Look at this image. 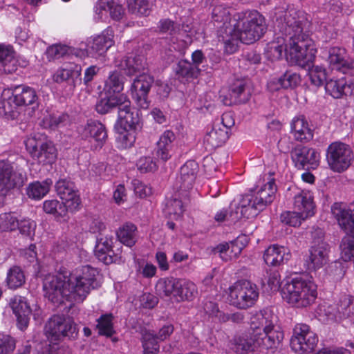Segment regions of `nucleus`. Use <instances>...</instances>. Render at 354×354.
<instances>
[{
  "label": "nucleus",
  "instance_id": "obj_17",
  "mask_svg": "<svg viewBox=\"0 0 354 354\" xmlns=\"http://www.w3.org/2000/svg\"><path fill=\"white\" fill-rule=\"evenodd\" d=\"M55 189L57 195L70 212H75L80 209L81 200L79 192L73 182L65 179L59 180L56 183Z\"/></svg>",
  "mask_w": 354,
  "mask_h": 354
},
{
  "label": "nucleus",
  "instance_id": "obj_54",
  "mask_svg": "<svg viewBox=\"0 0 354 354\" xmlns=\"http://www.w3.org/2000/svg\"><path fill=\"white\" fill-rule=\"evenodd\" d=\"M243 216L241 214L240 205L236 207V211L233 212L232 209L230 212L227 209H222L218 211L215 216L214 219L216 222L221 223L224 221H230V223H236Z\"/></svg>",
  "mask_w": 354,
  "mask_h": 354
},
{
  "label": "nucleus",
  "instance_id": "obj_12",
  "mask_svg": "<svg viewBox=\"0 0 354 354\" xmlns=\"http://www.w3.org/2000/svg\"><path fill=\"white\" fill-rule=\"evenodd\" d=\"M25 145L32 158L39 163L52 164L57 158V151L51 142H43L34 136L28 138L25 141Z\"/></svg>",
  "mask_w": 354,
  "mask_h": 354
},
{
  "label": "nucleus",
  "instance_id": "obj_21",
  "mask_svg": "<svg viewBox=\"0 0 354 354\" xmlns=\"http://www.w3.org/2000/svg\"><path fill=\"white\" fill-rule=\"evenodd\" d=\"M10 305L17 320L18 327L21 330L26 328L29 323L31 309L25 297L16 295L10 301Z\"/></svg>",
  "mask_w": 354,
  "mask_h": 354
},
{
  "label": "nucleus",
  "instance_id": "obj_56",
  "mask_svg": "<svg viewBox=\"0 0 354 354\" xmlns=\"http://www.w3.org/2000/svg\"><path fill=\"white\" fill-rule=\"evenodd\" d=\"M308 75L311 84L317 87L323 85L324 82L326 80V70L320 66H313L311 68H309Z\"/></svg>",
  "mask_w": 354,
  "mask_h": 354
},
{
  "label": "nucleus",
  "instance_id": "obj_25",
  "mask_svg": "<svg viewBox=\"0 0 354 354\" xmlns=\"http://www.w3.org/2000/svg\"><path fill=\"white\" fill-rule=\"evenodd\" d=\"M227 129L221 124L214 123L210 131H207L204 136V144L207 149L212 150L222 146L228 139Z\"/></svg>",
  "mask_w": 354,
  "mask_h": 354
},
{
  "label": "nucleus",
  "instance_id": "obj_34",
  "mask_svg": "<svg viewBox=\"0 0 354 354\" xmlns=\"http://www.w3.org/2000/svg\"><path fill=\"white\" fill-rule=\"evenodd\" d=\"M159 32L162 34H167L171 36V41L173 45L169 48L168 53L166 55L168 57L169 60H172L174 55L173 52L179 50V48L175 46L174 44V36H176L180 31V25L169 19H163L160 20L157 26Z\"/></svg>",
  "mask_w": 354,
  "mask_h": 354
},
{
  "label": "nucleus",
  "instance_id": "obj_19",
  "mask_svg": "<svg viewBox=\"0 0 354 354\" xmlns=\"http://www.w3.org/2000/svg\"><path fill=\"white\" fill-rule=\"evenodd\" d=\"M198 169V164L194 160L186 162L180 167V175L176 178L175 185L178 192H187L192 189L196 178Z\"/></svg>",
  "mask_w": 354,
  "mask_h": 354
},
{
  "label": "nucleus",
  "instance_id": "obj_42",
  "mask_svg": "<svg viewBox=\"0 0 354 354\" xmlns=\"http://www.w3.org/2000/svg\"><path fill=\"white\" fill-rule=\"evenodd\" d=\"M346 53L344 48L339 47L330 48L328 62L333 70L342 71L345 64H346Z\"/></svg>",
  "mask_w": 354,
  "mask_h": 354
},
{
  "label": "nucleus",
  "instance_id": "obj_46",
  "mask_svg": "<svg viewBox=\"0 0 354 354\" xmlns=\"http://www.w3.org/2000/svg\"><path fill=\"white\" fill-rule=\"evenodd\" d=\"M52 180L46 179L42 182H34L29 185L27 188V194L30 198L40 199L43 198L50 189Z\"/></svg>",
  "mask_w": 354,
  "mask_h": 354
},
{
  "label": "nucleus",
  "instance_id": "obj_44",
  "mask_svg": "<svg viewBox=\"0 0 354 354\" xmlns=\"http://www.w3.org/2000/svg\"><path fill=\"white\" fill-rule=\"evenodd\" d=\"M156 0H127L129 11L136 15L147 16L150 13Z\"/></svg>",
  "mask_w": 354,
  "mask_h": 354
},
{
  "label": "nucleus",
  "instance_id": "obj_6",
  "mask_svg": "<svg viewBox=\"0 0 354 354\" xmlns=\"http://www.w3.org/2000/svg\"><path fill=\"white\" fill-rule=\"evenodd\" d=\"M276 191L274 179L270 178L254 194L243 196L240 201L241 215L246 218L257 216L267 205L272 203Z\"/></svg>",
  "mask_w": 354,
  "mask_h": 354
},
{
  "label": "nucleus",
  "instance_id": "obj_38",
  "mask_svg": "<svg viewBox=\"0 0 354 354\" xmlns=\"http://www.w3.org/2000/svg\"><path fill=\"white\" fill-rule=\"evenodd\" d=\"M196 285L186 279H178L175 298L177 301L192 300L197 295Z\"/></svg>",
  "mask_w": 354,
  "mask_h": 354
},
{
  "label": "nucleus",
  "instance_id": "obj_9",
  "mask_svg": "<svg viewBox=\"0 0 354 354\" xmlns=\"http://www.w3.org/2000/svg\"><path fill=\"white\" fill-rule=\"evenodd\" d=\"M113 44L111 31L106 30L101 35L88 38L84 44L85 48L76 49L75 55L81 59L86 57L98 59L103 57Z\"/></svg>",
  "mask_w": 354,
  "mask_h": 354
},
{
  "label": "nucleus",
  "instance_id": "obj_64",
  "mask_svg": "<svg viewBox=\"0 0 354 354\" xmlns=\"http://www.w3.org/2000/svg\"><path fill=\"white\" fill-rule=\"evenodd\" d=\"M15 339L8 335L0 333V354H8L15 348Z\"/></svg>",
  "mask_w": 354,
  "mask_h": 354
},
{
  "label": "nucleus",
  "instance_id": "obj_51",
  "mask_svg": "<svg viewBox=\"0 0 354 354\" xmlns=\"http://www.w3.org/2000/svg\"><path fill=\"white\" fill-rule=\"evenodd\" d=\"M199 73L200 69L187 60L179 61L176 68V73L178 77L193 78L196 77Z\"/></svg>",
  "mask_w": 354,
  "mask_h": 354
},
{
  "label": "nucleus",
  "instance_id": "obj_27",
  "mask_svg": "<svg viewBox=\"0 0 354 354\" xmlns=\"http://www.w3.org/2000/svg\"><path fill=\"white\" fill-rule=\"evenodd\" d=\"M294 209L310 217L315 214L313 194L308 190H300L294 196Z\"/></svg>",
  "mask_w": 354,
  "mask_h": 354
},
{
  "label": "nucleus",
  "instance_id": "obj_30",
  "mask_svg": "<svg viewBox=\"0 0 354 354\" xmlns=\"http://www.w3.org/2000/svg\"><path fill=\"white\" fill-rule=\"evenodd\" d=\"M301 81L299 74L288 71L277 79H272L268 84V88L270 91H277L280 88H294L297 86Z\"/></svg>",
  "mask_w": 354,
  "mask_h": 354
},
{
  "label": "nucleus",
  "instance_id": "obj_4",
  "mask_svg": "<svg viewBox=\"0 0 354 354\" xmlns=\"http://www.w3.org/2000/svg\"><path fill=\"white\" fill-rule=\"evenodd\" d=\"M250 330L256 343L265 351L277 348L284 335L278 323V317L268 308L253 314L250 317Z\"/></svg>",
  "mask_w": 354,
  "mask_h": 354
},
{
  "label": "nucleus",
  "instance_id": "obj_13",
  "mask_svg": "<svg viewBox=\"0 0 354 354\" xmlns=\"http://www.w3.org/2000/svg\"><path fill=\"white\" fill-rule=\"evenodd\" d=\"M318 342L317 335L305 324H297L294 328V335L290 345L296 352H310Z\"/></svg>",
  "mask_w": 354,
  "mask_h": 354
},
{
  "label": "nucleus",
  "instance_id": "obj_35",
  "mask_svg": "<svg viewBox=\"0 0 354 354\" xmlns=\"http://www.w3.org/2000/svg\"><path fill=\"white\" fill-rule=\"evenodd\" d=\"M118 66L125 71L128 75L131 76L145 68L146 59L142 55H131L122 59L120 64Z\"/></svg>",
  "mask_w": 354,
  "mask_h": 354
},
{
  "label": "nucleus",
  "instance_id": "obj_58",
  "mask_svg": "<svg viewBox=\"0 0 354 354\" xmlns=\"http://www.w3.org/2000/svg\"><path fill=\"white\" fill-rule=\"evenodd\" d=\"M68 120L69 116L67 114L59 113L47 115L44 118L43 122L45 127L55 129L65 125Z\"/></svg>",
  "mask_w": 354,
  "mask_h": 354
},
{
  "label": "nucleus",
  "instance_id": "obj_10",
  "mask_svg": "<svg viewBox=\"0 0 354 354\" xmlns=\"http://www.w3.org/2000/svg\"><path fill=\"white\" fill-rule=\"evenodd\" d=\"M45 334L51 341H57L64 337L75 339L77 329L74 322L69 318L61 315H53L45 325Z\"/></svg>",
  "mask_w": 354,
  "mask_h": 354
},
{
  "label": "nucleus",
  "instance_id": "obj_33",
  "mask_svg": "<svg viewBox=\"0 0 354 354\" xmlns=\"http://www.w3.org/2000/svg\"><path fill=\"white\" fill-rule=\"evenodd\" d=\"M230 100L224 99V104L232 105V104L244 103L249 100L250 91L247 90L246 84L243 80H237L230 87L229 91Z\"/></svg>",
  "mask_w": 354,
  "mask_h": 354
},
{
  "label": "nucleus",
  "instance_id": "obj_48",
  "mask_svg": "<svg viewBox=\"0 0 354 354\" xmlns=\"http://www.w3.org/2000/svg\"><path fill=\"white\" fill-rule=\"evenodd\" d=\"M178 281V279L173 277L160 279L156 283V290L161 296L173 295L175 297Z\"/></svg>",
  "mask_w": 354,
  "mask_h": 354
},
{
  "label": "nucleus",
  "instance_id": "obj_32",
  "mask_svg": "<svg viewBox=\"0 0 354 354\" xmlns=\"http://www.w3.org/2000/svg\"><path fill=\"white\" fill-rule=\"evenodd\" d=\"M109 11L110 16L114 20H120L124 14L122 6L113 0L104 1H100L96 6L95 13L97 20H102L104 14Z\"/></svg>",
  "mask_w": 354,
  "mask_h": 354
},
{
  "label": "nucleus",
  "instance_id": "obj_24",
  "mask_svg": "<svg viewBox=\"0 0 354 354\" xmlns=\"http://www.w3.org/2000/svg\"><path fill=\"white\" fill-rule=\"evenodd\" d=\"M290 258L291 253L289 249L275 244L269 246L263 254L264 261L270 266H278L286 263Z\"/></svg>",
  "mask_w": 354,
  "mask_h": 354
},
{
  "label": "nucleus",
  "instance_id": "obj_43",
  "mask_svg": "<svg viewBox=\"0 0 354 354\" xmlns=\"http://www.w3.org/2000/svg\"><path fill=\"white\" fill-rule=\"evenodd\" d=\"M136 231L137 227L134 224L127 223L119 228L117 236L121 243L132 247L136 242Z\"/></svg>",
  "mask_w": 354,
  "mask_h": 354
},
{
  "label": "nucleus",
  "instance_id": "obj_36",
  "mask_svg": "<svg viewBox=\"0 0 354 354\" xmlns=\"http://www.w3.org/2000/svg\"><path fill=\"white\" fill-rule=\"evenodd\" d=\"M0 66L8 73H12L17 70V60L11 46L0 44Z\"/></svg>",
  "mask_w": 354,
  "mask_h": 354
},
{
  "label": "nucleus",
  "instance_id": "obj_15",
  "mask_svg": "<svg viewBox=\"0 0 354 354\" xmlns=\"http://www.w3.org/2000/svg\"><path fill=\"white\" fill-rule=\"evenodd\" d=\"M319 153L314 149L297 145L291 151V159L299 169H315L319 163Z\"/></svg>",
  "mask_w": 354,
  "mask_h": 354
},
{
  "label": "nucleus",
  "instance_id": "obj_59",
  "mask_svg": "<svg viewBox=\"0 0 354 354\" xmlns=\"http://www.w3.org/2000/svg\"><path fill=\"white\" fill-rule=\"evenodd\" d=\"M113 316L111 314L102 315L97 319V327L100 335L111 337L114 333L112 323Z\"/></svg>",
  "mask_w": 354,
  "mask_h": 354
},
{
  "label": "nucleus",
  "instance_id": "obj_5",
  "mask_svg": "<svg viewBox=\"0 0 354 354\" xmlns=\"http://www.w3.org/2000/svg\"><path fill=\"white\" fill-rule=\"evenodd\" d=\"M282 297L292 306L306 308L313 304L317 298L316 286L303 277H295L283 286Z\"/></svg>",
  "mask_w": 354,
  "mask_h": 354
},
{
  "label": "nucleus",
  "instance_id": "obj_11",
  "mask_svg": "<svg viewBox=\"0 0 354 354\" xmlns=\"http://www.w3.org/2000/svg\"><path fill=\"white\" fill-rule=\"evenodd\" d=\"M26 180L25 173L14 167L7 160H0V189L6 194L13 189H19Z\"/></svg>",
  "mask_w": 354,
  "mask_h": 354
},
{
  "label": "nucleus",
  "instance_id": "obj_31",
  "mask_svg": "<svg viewBox=\"0 0 354 354\" xmlns=\"http://www.w3.org/2000/svg\"><path fill=\"white\" fill-rule=\"evenodd\" d=\"M333 316L336 319H348L354 323V297L351 295H342L337 304Z\"/></svg>",
  "mask_w": 354,
  "mask_h": 354
},
{
  "label": "nucleus",
  "instance_id": "obj_61",
  "mask_svg": "<svg viewBox=\"0 0 354 354\" xmlns=\"http://www.w3.org/2000/svg\"><path fill=\"white\" fill-rule=\"evenodd\" d=\"M184 210L182 201L176 198L169 201L165 209L166 213L173 219H178L183 215Z\"/></svg>",
  "mask_w": 354,
  "mask_h": 354
},
{
  "label": "nucleus",
  "instance_id": "obj_45",
  "mask_svg": "<svg viewBox=\"0 0 354 354\" xmlns=\"http://www.w3.org/2000/svg\"><path fill=\"white\" fill-rule=\"evenodd\" d=\"M17 101L15 100V95H12L7 99L3 98L0 100V114L8 119H15L19 115Z\"/></svg>",
  "mask_w": 354,
  "mask_h": 354
},
{
  "label": "nucleus",
  "instance_id": "obj_20",
  "mask_svg": "<svg viewBox=\"0 0 354 354\" xmlns=\"http://www.w3.org/2000/svg\"><path fill=\"white\" fill-rule=\"evenodd\" d=\"M212 17L214 26L218 30V40L223 44V35H227L225 30L233 27L230 24V10L223 5H217L213 8Z\"/></svg>",
  "mask_w": 354,
  "mask_h": 354
},
{
  "label": "nucleus",
  "instance_id": "obj_3",
  "mask_svg": "<svg viewBox=\"0 0 354 354\" xmlns=\"http://www.w3.org/2000/svg\"><path fill=\"white\" fill-rule=\"evenodd\" d=\"M266 30L264 17L257 11H247L239 14L236 24L225 30L223 45L227 53L237 50L239 42L250 44L260 39Z\"/></svg>",
  "mask_w": 354,
  "mask_h": 354
},
{
  "label": "nucleus",
  "instance_id": "obj_14",
  "mask_svg": "<svg viewBox=\"0 0 354 354\" xmlns=\"http://www.w3.org/2000/svg\"><path fill=\"white\" fill-rule=\"evenodd\" d=\"M153 82L152 76L142 73L137 76L131 84V93L140 109H147L149 107L148 94Z\"/></svg>",
  "mask_w": 354,
  "mask_h": 354
},
{
  "label": "nucleus",
  "instance_id": "obj_41",
  "mask_svg": "<svg viewBox=\"0 0 354 354\" xmlns=\"http://www.w3.org/2000/svg\"><path fill=\"white\" fill-rule=\"evenodd\" d=\"M125 77L119 71H113L109 73L105 81L104 90L109 95L119 93L124 89Z\"/></svg>",
  "mask_w": 354,
  "mask_h": 354
},
{
  "label": "nucleus",
  "instance_id": "obj_52",
  "mask_svg": "<svg viewBox=\"0 0 354 354\" xmlns=\"http://www.w3.org/2000/svg\"><path fill=\"white\" fill-rule=\"evenodd\" d=\"M341 258L344 261H349L354 259V236L346 235L342 240L340 245Z\"/></svg>",
  "mask_w": 354,
  "mask_h": 354
},
{
  "label": "nucleus",
  "instance_id": "obj_7",
  "mask_svg": "<svg viewBox=\"0 0 354 354\" xmlns=\"http://www.w3.org/2000/svg\"><path fill=\"white\" fill-rule=\"evenodd\" d=\"M229 301L239 309H247L254 306L259 298L257 286L248 280H240L229 288Z\"/></svg>",
  "mask_w": 354,
  "mask_h": 354
},
{
  "label": "nucleus",
  "instance_id": "obj_50",
  "mask_svg": "<svg viewBox=\"0 0 354 354\" xmlns=\"http://www.w3.org/2000/svg\"><path fill=\"white\" fill-rule=\"evenodd\" d=\"M118 136L117 142L122 149L131 147L136 141L135 129H127L122 127H117Z\"/></svg>",
  "mask_w": 354,
  "mask_h": 354
},
{
  "label": "nucleus",
  "instance_id": "obj_1",
  "mask_svg": "<svg viewBox=\"0 0 354 354\" xmlns=\"http://www.w3.org/2000/svg\"><path fill=\"white\" fill-rule=\"evenodd\" d=\"M98 273L97 269L87 265L71 272L47 274L43 280L44 296L55 304L63 302L64 299L82 302L91 290L99 286Z\"/></svg>",
  "mask_w": 354,
  "mask_h": 354
},
{
  "label": "nucleus",
  "instance_id": "obj_26",
  "mask_svg": "<svg viewBox=\"0 0 354 354\" xmlns=\"http://www.w3.org/2000/svg\"><path fill=\"white\" fill-rule=\"evenodd\" d=\"M17 104L20 106H32V109L38 108L39 102L36 91L31 87L20 85L16 86L13 91Z\"/></svg>",
  "mask_w": 354,
  "mask_h": 354
},
{
  "label": "nucleus",
  "instance_id": "obj_22",
  "mask_svg": "<svg viewBox=\"0 0 354 354\" xmlns=\"http://www.w3.org/2000/svg\"><path fill=\"white\" fill-rule=\"evenodd\" d=\"M113 237L106 235L97 239V243L95 248V253L97 258L104 264H111L118 261V257L114 256L112 247Z\"/></svg>",
  "mask_w": 354,
  "mask_h": 354
},
{
  "label": "nucleus",
  "instance_id": "obj_28",
  "mask_svg": "<svg viewBox=\"0 0 354 354\" xmlns=\"http://www.w3.org/2000/svg\"><path fill=\"white\" fill-rule=\"evenodd\" d=\"M82 67L80 65L70 64L58 69L53 75V79L57 83L67 82L73 87L77 80H81L80 75Z\"/></svg>",
  "mask_w": 354,
  "mask_h": 354
},
{
  "label": "nucleus",
  "instance_id": "obj_16",
  "mask_svg": "<svg viewBox=\"0 0 354 354\" xmlns=\"http://www.w3.org/2000/svg\"><path fill=\"white\" fill-rule=\"evenodd\" d=\"M328 245L321 241H314L305 258V265L309 271H316L328 261Z\"/></svg>",
  "mask_w": 354,
  "mask_h": 354
},
{
  "label": "nucleus",
  "instance_id": "obj_49",
  "mask_svg": "<svg viewBox=\"0 0 354 354\" xmlns=\"http://www.w3.org/2000/svg\"><path fill=\"white\" fill-rule=\"evenodd\" d=\"M26 281L24 271L19 266L11 267L7 273L6 282L10 289L21 287Z\"/></svg>",
  "mask_w": 354,
  "mask_h": 354
},
{
  "label": "nucleus",
  "instance_id": "obj_37",
  "mask_svg": "<svg viewBox=\"0 0 354 354\" xmlns=\"http://www.w3.org/2000/svg\"><path fill=\"white\" fill-rule=\"evenodd\" d=\"M256 337L252 333L243 335L234 339L233 350L237 354H243L255 348L265 351L256 343Z\"/></svg>",
  "mask_w": 354,
  "mask_h": 354
},
{
  "label": "nucleus",
  "instance_id": "obj_29",
  "mask_svg": "<svg viewBox=\"0 0 354 354\" xmlns=\"http://www.w3.org/2000/svg\"><path fill=\"white\" fill-rule=\"evenodd\" d=\"M325 89L327 93L336 99L352 93L351 84L344 77H333L327 80Z\"/></svg>",
  "mask_w": 354,
  "mask_h": 354
},
{
  "label": "nucleus",
  "instance_id": "obj_18",
  "mask_svg": "<svg viewBox=\"0 0 354 354\" xmlns=\"http://www.w3.org/2000/svg\"><path fill=\"white\" fill-rule=\"evenodd\" d=\"M123 100L118 109V120L117 127H122L127 129H135L140 121L139 114L137 109L131 106V102L128 97L122 95Z\"/></svg>",
  "mask_w": 354,
  "mask_h": 354
},
{
  "label": "nucleus",
  "instance_id": "obj_23",
  "mask_svg": "<svg viewBox=\"0 0 354 354\" xmlns=\"http://www.w3.org/2000/svg\"><path fill=\"white\" fill-rule=\"evenodd\" d=\"M80 134L84 139L91 138L95 140L97 142L96 147L100 148L104 145L107 138L104 125L97 120L88 121Z\"/></svg>",
  "mask_w": 354,
  "mask_h": 354
},
{
  "label": "nucleus",
  "instance_id": "obj_53",
  "mask_svg": "<svg viewBox=\"0 0 354 354\" xmlns=\"http://www.w3.org/2000/svg\"><path fill=\"white\" fill-rule=\"evenodd\" d=\"M158 339L149 331L142 335V346L144 354H157L159 351Z\"/></svg>",
  "mask_w": 354,
  "mask_h": 354
},
{
  "label": "nucleus",
  "instance_id": "obj_47",
  "mask_svg": "<svg viewBox=\"0 0 354 354\" xmlns=\"http://www.w3.org/2000/svg\"><path fill=\"white\" fill-rule=\"evenodd\" d=\"M122 95L119 96H109L99 100L95 104V110L98 113L106 114L114 108H118L122 104Z\"/></svg>",
  "mask_w": 354,
  "mask_h": 354
},
{
  "label": "nucleus",
  "instance_id": "obj_2",
  "mask_svg": "<svg viewBox=\"0 0 354 354\" xmlns=\"http://www.w3.org/2000/svg\"><path fill=\"white\" fill-rule=\"evenodd\" d=\"M280 31L288 38L286 55L289 62L301 68L309 67L315 58L313 41L305 29L308 21L304 14L293 8L285 11L279 21Z\"/></svg>",
  "mask_w": 354,
  "mask_h": 354
},
{
  "label": "nucleus",
  "instance_id": "obj_63",
  "mask_svg": "<svg viewBox=\"0 0 354 354\" xmlns=\"http://www.w3.org/2000/svg\"><path fill=\"white\" fill-rule=\"evenodd\" d=\"M326 272L333 280L339 281L344 276L345 270L341 262L335 261L328 266Z\"/></svg>",
  "mask_w": 354,
  "mask_h": 354
},
{
  "label": "nucleus",
  "instance_id": "obj_57",
  "mask_svg": "<svg viewBox=\"0 0 354 354\" xmlns=\"http://www.w3.org/2000/svg\"><path fill=\"white\" fill-rule=\"evenodd\" d=\"M308 216L300 214L299 211H288L281 214V221L290 226L297 227L301 225V221H304Z\"/></svg>",
  "mask_w": 354,
  "mask_h": 354
},
{
  "label": "nucleus",
  "instance_id": "obj_62",
  "mask_svg": "<svg viewBox=\"0 0 354 354\" xmlns=\"http://www.w3.org/2000/svg\"><path fill=\"white\" fill-rule=\"evenodd\" d=\"M19 221L11 214L4 213L0 215V230L13 231L17 229Z\"/></svg>",
  "mask_w": 354,
  "mask_h": 354
},
{
  "label": "nucleus",
  "instance_id": "obj_55",
  "mask_svg": "<svg viewBox=\"0 0 354 354\" xmlns=\"http://www.w3.org/2000/svg\"><path fill=\"white\" fill-rule=\"evenodd\" d=\"M43 209L48 214H55L59 216H65L66 212L69 211V209L63 202L60 203L57 200L46 201L44 203Z\"/></svg>",
  "mask_w": 354,
  "mask_h": 354
},
{
  "label": "nucleus",
  "instance_id": "obj_40",
  "mask_svg": "<svg viewBox=\"0 0 354 354\" xmlns=\"http://www.w3.org/2000/svg\"><path fill=\"white\" fill-rule=\"evenodd\" d=\"M242 246L237 241L230 243H221L216 246L215 252H218L220 257L225 261H228L239 257L242 251Z\"/></svg>",
  "mask_w": 354,
  "mask_h": 354
},
{
  "label": "nucleus",
  "instance_id": "obj_8",
  "mask_svg": "<svg viewBox=\"0 0 354 354\" xmlns=\"http://www.w3.org/2000/svg\"><path fill=\"white\" fill-rule=\"evenodd\" d=\"M353 158V153L350 146L342 142H334L327 149V162L330 169L335 172L346 171L351 166Z\"/></svg>",
  "mask_w": 354,
  "mask_h": 354
},
{
  "label": "nucleus",
  "instance_id": "obj_60",
  "mask_svg": "<svg viewBox=\"0 0 354 354\" xmlns=\"http://www.w3.org/2000/svg\"><path fill=\"white\" fill-rule=\"evenodd\" d=\"M77 48H71L66 45L56 44L49 47L47 50L48 56L52 59H59L66 55L72 54L75 55Z\"/></svg>",
  "mask_w": 354,
  "mask_h": 354
},
{
  "label": "nucleus",
  "instance_id": "obj_39",
  "mask_svg": "<svg viewBox=\"0 0 354 354\" xmlns=\"http://www.w3.org/2000/svg\"><path fill=\"white\" fill-rule=\"evenodd\" d=\"M291 133L297 140H310L313 137L308 124L302 117H295L291 122Z\"/></svg>",
  "mask_w": 354,
  "mask_h": 354
}]
</instances>
